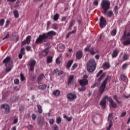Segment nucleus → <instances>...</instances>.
<instances>
[{"label":"nucleus","instance_id":"nucleus-1","mask_svg":"<svg viewBox=\"0 0 130 130\" xmlns=\"http://www.w3.org/2000/svg\"><path fill=\"white\" fill-rule=\"evenodd\" d=\"M56 32L53 30H51L48 32L44 33L40 35L39 37L36 40V44H41V43H45L47 42L49 39H52L54 36H55Z\"/></svg>","mask_w":130,"mask_h":130},{"label":"nucleus","instance_id":"nucleus-2","mask_svg":"<svg viewBox=\"0 0 130 130\" xmlns=\"http://www.w3.org/2000/svg\"><path fill=\"white\" fill-rule=\"evenodd\" d=\"M3 63H5L6 69L5 71L6 73H9L12 71V69L14 67L13 66V62L11 61V57L8 56L3 61Z\"/></svg>","mask_w":130,"mask_h":130},{"label":"nucleus","instance_id":"nucleus-3","mask_svg":"<svg viewBox=\"0 0 130 130\" xmlns=\"http://www.w3.org/2000/svg\"><path fill=\"white\" fill-rule=\"evenodd\" d=\"M96 69V62L94 59L89 60L87 63V71L89 73H93Z\"/></svg>","mask_w":130,"mask_h":130},{"label":"nucleus","instance_id":"nucleus-4","mask_svg":"<svg viewBox=\"0 0 130 130\" xmlns=\"http://www.w3.org/2000/svg\"><path fill=\"white\" fill-rule=\"evenodd\" d=\"M101 6L103 10L102 11V12L104 15H106V14H107V11H108L110 8V2L107 0H103Z\"/></svg>","mask_w":130,"mask_h":130},{"label":"nucleus","instance_id":"nucleus-5","mask_svg":"<svg viewBox=\"0 0 130 130\" xmlns=\"http://www.w3.org/2000/svg\"><path fill=\"white\" fill-rule=\"evenodd\" d=\"M109 79H110V76H108L103 81L100 87V95H102L105 92V88H106V85L107 84V81H109Z\"/></svg>","mask_w":130,"mask_h":130},{"label":"nucleus","instance_id":"nucleus-6","mask_svg":"<svg viewBox=\"0 0 130 130\" xmlns=\"http://www.w3.org/2000/svg\"><path fill=\"white\" fill-rule=\"evenodd\" d=\"M109 97L108 95H106L103 97V99L101 101L100 103V105L102 106V109H105L106 108V99L109 101Z\"/></svg>","mask_w":130,"mask_h":130},{"label":"nucleus","instance_id":"nucleus-7","mask_svg":"<svg viewBox=\"0 0 130 130\" xmlns=\"http://www.w3.org/2000/svg\"><path fill=\"white\" fill-rule=\"evenodd\" d=\"M112 119H113V114H109L108 118V121L109 122V126L107 128L106 130H110V128L113 125V123L112 122Z\"/></svg>","mask_w":130,"mask_h":130},{"label":"nucleus","instance_id":"nucleus-8","mask_svg":"<svg viewBox=\"0 0 130 130\" xmlns=\"http://www.w3.org/2000/svg\"><path fill=\"white\" fill-rule=\"evenodd\" d=\"M88 75H85L83 77V79L80 80L79 83L81 86H86L88 85Z\"/></svg>","mask_w":130,"mask_h":130},{"label":"nucleus","instance_id":"nucleus-9","mask_svg":"<svg viewBox=\"0 0 130 130\" xmlns=\"http://www.w3.org/2000/svg\"><path fill=\"white\" fill-rule=\"evenodd\" d=\"M106 26V20L102 16L100 18V27L101 28V29H103V28H104Z\"/></svg>","mask_w":130,"mask_h":130},{"label":"nucleus","instance_id":"nucleus-10","mask_svg":"<svg viewBox=\"0 0 130 130\" xmlns=\"http://www.w3.org/2000/svg\"><path fill=\"white\" fill-rule=\"evenodd\" d=\"M67 98L69 101H74L77 98V94L75 93H69L67 95Z\"/></svg>","mask_w":130,"mask_h":130},{"label":"nucleus","instance_id":"nucleus-11","mask_svg":"<svg viewBox=\"0 0 130 130\" xmlns=\"http://www.w3.org/2000/svg\"><path fill=\"white\" fill-rule=\"evenodd\" d=\"M1 108H4V109H5V113L6 114H8V113H10V106L9 105L7 104H3L1 106Z\"/></svg>","mask_w":130,"mask_h":130},{"label":"nucleus","instance_id":"nucleus-12","mask_svg":"<svg viewBox=\"0 0 130 130\" xmlns=\"http://www.w3.org/2000/svg\"><path fill=\"white\" fill-rule=\"evenodd\" d=\"M109 102H110V107H112V108H116L117 107V105L110 96L109 98Z\"/></svg>","mask_w":130,"mask_h":130},{"label":"nucleus","instance_id":"nucleus-13","mask_svg":"<svg viewBox=\"0 0 130 130\" xmlns=\"http://www.w3.org/2000/svg\"><path fill=\"white\" fill-rule=\"evenodd\" d=\"M30 66V70L34 71V66L36 64V61L35 60H30L29 63Z\"/></svg>","mask_w":130,"mask_h":130},{"label":"nucleus","instance_id":"nucleus-14","mask_svg":"<svg viewBox=\"0 0 130 130\" xmlns=\"http://www.w3.org/2000/svg\"><path fill=\"white\" fill-rule=\"evenodd\" d=\"M30 42H31V36H28L26 37L25 40H24L22 42V45H25L26 43H27V44H29Z\"/></svg>","mask_w":130,"mask_h":130},{"label":"nucleus","instance_id":"nucleus-15","mask_svg":"<svg viewBox=\"0 0 130 130\" xmlns=\"http://www.w3.org/2000/svg\"><path fill=\"white\" fill-rule=\"evenodd\" d=\"M82 56H83V52H82V51L79 50L77 52L76 54V57L77 58V59H81Z\"/></svg>","mask_w":130,"mask_h":130},{"label":"nucleus","instance_id":"nucleus-16","mask_svg":"<svg viewBox=\"0 0 130 130\" xmlns=\"http://www.w3.org/2000/svg\"><path fill=\"white\" fill-rule=\"evenodd\" d=\"M48 52H49V48H47L42 51V55L46 56L48 54Z\"/></svg>","mask_w":130,"mask_h":130},{"label":"nucleus","instance_id":"nucleus-17","mask_svg":"<svg viewBox=\"0 0 130 130\" xmlns=\"http://www.w3.org/2000/svg\"><path fill=\"white\" fill-rule=\"evenodd\" d=\"M105 76H106V73H103L100 77L98 78V81L99 83H101V81H102V80H103L104 79V78H105Z\"/></svg>","mask_w":130,"mask_h":130},{"label":"nucleus","instance_id":"nucleus-18","mask_svg":"<svg viewBox=\"0 0 130 130\" xmlns=\"http://www.w3.org/2000/svg\"><path fill=\"white\" fill-rule=\"evenodd\" d=\"M54 74H57L59 76H60V75H62V73H63L62 71L59 70L58 69H55L53 71Z\"/></svg>","mask_w":130,"mask_h":130},{"label":"nucleus","instance_id":"nucleus-19","mask_svg":"<svg viewBox=\"0 0 130 130\" xmlns=\"http://www.w3.org/2000/svg\"><path fill=\"white\" fill-rule=\"evenodd\" d=\"M118 54V51H117V50L114 49L113 51L112 56L113 58H114V57H116L117 56Z\"/></svg>","mask_w":130,"mask_h":130},{"label":"nucleus","instance_id":"nucleus-20","mask_svg":"<svg viewBox=\"0 0 130 130\" xmlns=\"http://www.w3.org/2000/svg\"><path fill=\"white\" fill-rule=\"evenodd\" d=\"M19 100V97L18 96H13L10 99V101L12 103L14 102H16Z\"/></svg>","mask_w":130,"mask_h":130},{"label":"nucleus","instance_id":"nucleus-21","mask_svg":"<svg viewBox=\"0 0 130 130\" xmlns=\"http://www.w3.org/2000/svg\"><path fill=\"white\" fill-rule=\"evenodd\" d=\"M52 58H53L52 56H48L47 57V63H51V62H52Z\"/></svg>","mask_w":130,"mask_h":130},{"label":"nucleus","instance_id":"nucleus-22","mask_svg":"<svg viewBox=\"0 0 130 130\" xmlns=\"http://www.w3.org/2000/svg\"><path fill=\"white\" fill-rule=\"evenodd\" d=\"M73 62L74 61L73 60H70L68 61L67 64L66 66L67 69H70V67H72V64H73Z\"/></svg>","mask_w":130,"mask_h":130},{"label":"nucleus","instance_id":"nucleus-23","mask_svg":"<svg viewBox=\"0 0 130 130\" xmlns=\"http://www.w3.org/2000/svg\"><path fill=\"white\" fill-rule=\"evenodd\" d=\"M107 16L109 17V18H111V17L113 15V12L112 11L110 10L108 12H107Z\"/></svg>","mask_w":130,"mask_h":130},{"label":"nucleus","instance_id":"nucleus-24","mask_svg":"<svg viewBox=\"0 0 130 130\" xmlns=\"http://www.w3.org/2000/svg\"><path fill=\"white\" fill-rule=\"evenodd\" d=\"M59 94H60V91L59 90H56L53 91V94L54 96H59Z\"/></svg>","mask_w":130,"mask_h":130},{"label":"nucleus","instance_id":"nucleus-25","mask_svg":"<svg viewBox=\"0 0 130 130\" xmlns=\"http://www.w3.org/2000/svg\"><path fill=\"white\" fill-rule=\"evenodd\" d=\"M38 111L39 113H42V107L40 105H38L37 106Z\"/></svg>","mask_w":130,"mask_h":130},{"label":"nucleus","instance_id":"nucleus-26","mask_svg":"<svg viewBox=\"0 0 130 130\" xmlns=\"http://www.w3.org/2000/svg\"><path fill=\"white\" fill-rule=\"evenodd\" d=\"M103 67H104V68H106V69H109L110 68V64L108 62H105L103 63Z\"/></svg>","mask_w":130,"mask_h":130},{"label":"nucleus","instance_id":"nucleus-27","mask_svg":"<svg viewBox=\"0 0 130 130\" xmlns=\"http://www.w3.org/2000/svg\"><path fill=\"white\" fill-rule=\"evenodd\" d=\"M40 125H43L44 124V117H41L40 120L39 122Z\"/></svg>","mask_w":130,"mask_h":130},{"label":"nucleus","instance_id":"nucleus-28","mask_svg":"<svg viewBox=\"0 0 130 130\" xmlns=\"http://www.w3.org/2000/svg\"><path fill=\"white\" fill-rule=\"evenodd\" d=\"M74 79V76L72 75L68 79V85H70L72 83V82L73 81V79Z\"/></svg>","mask_w":130,"mask_h":130},{"label":"nucleus","instance_id":"nucleus-29","mask_svg":"<svg viewBox=\"0 0 130 130\" xmlns=\"http://www.w3.org/2000/svg\"><path fill=\"white\" fill-rule=\"evenodd\" d=\"M124 45H128L130 44V38H128L127 40L123 42Z\"/></svg>","mask_w":130,"mask_h":130},{"label":"nucleus","instance_id":"nucleus-30","mask_svg":"<svg viewBox=\"0 0 130 130\" xmlns=\"http://www.w3.org/2000/svg\"><path fill=\"white\" fill-rule=\"evenodd\" d=\"M13 14L15 18H18L19 17V12L17 10H14Z\"/></svg>","mask_w":130,"mask_h":130},{"label":"nucleus","instance_id":"nucleus-31","mask_svg":"<svg viewBox=\"0 0 130 130\" xmlns=\"http://www.w3.org/2000/svg\"><path fill=\"white\" fill-rule=\"evenodd\" d=\"M128 59V55L127 54H124L122 56V60H127Z\"/></svg>","mask_w":130,"mask_h":130},{"label":"nucleus","instance_id":"nucleus-32","mask_svg":"<svg viewBox=\"0 0 130 130\" xmlns=\"http://www.w3.org/2000/svg\"><path fill=\"white\" fill-rule=\"evenodd\" d=\"M39 89L40 90H45V89H46V85H39Z\"/></svg>","mask_w":130,"mask_h":130},{"label":"nucleus","instance_id":"nucleus-33","mask_svg":"<svg viewBox=\"0 0 130 130\" xmlns=\"http://www.w3.org/2000/svg\"><path fill=\"white\" fill-rule=\"evenodd\" d=\"M63 118L67 119L68 121H71V120H72V117H69L68 116H67V115H63Z\"/></svg>","mask_w":130,"mask_h":130},{"label":"nucleus","instance_id":"nucleus-34","mask_svg":"<svg viewBox=\"0 0 130 130\" xmlns=\"http://www.w3.org/2000/svg\"><path fill=\"white\" fill-rule=\"evenodd\" d=\"M74 33H76V30H72V31L68 32L67 35V37H66L67 38H69V37H70V35L71 34H74Z\"/></svg>","mask_w":130,"mask_h":130},{"label":"nucleus","instance_id":"nucleus-35","mask_svg":"<svg viewBox=\"0 0 130 130\" xmlns=\"http://www.w3.org/2000/svg\"><path fill=\"white\" fill-rule=\"evenodd\" d=\"M14 36H16V37L15 38V40L16 42H17L19 40V39H20V38L19 37V36H18V34L16 32L13 34V37H14Z\"/></svg>","mask_w":130,"mask_h":130},{"label":"nucleus","instance_id":"nucleus-36","mask_svg":"<svg viewBox=\"0 0 130 130\" xmlns=\"http://www.w3.org/2000/svg\"><path fill=\"white\" fill-rule=\"evenodd\" d=\"M43 78H44V75L41 74L38 77V81L40 82V81H42V80H43Z\"/></svg>","mask_w":130,"mask_h":130},{"label":"nucleus","instance_id":"nucleus-37","mask_svg":"<svg viewBox=\"0 0 130 130\" xmlns=\"http://www.w3.org/2000/svg\"><path fill=\"white\" fill-rule=\"evenodd\" d=\"M58 17H59V15L58 14L56 13L53 17L54 21H57L58 20Z\"/></svg>","mask_w":130,"mask_h":130},{"label":"nucleus","instance_id":"nucleus-38","mask_svg":"<svg viewBox=\"0 0 130 130\" xmlns=\"http://www.w3.org/2000/svg\"><path fill=\"white\" fill-rule=\"evenodd\" d=\"M61 122V118L60 117H58L56 118V123L59 124Z\"/></svg>","mask_w":130,"mask_h":130},{"label":"nucleus","instance_id":"nucleus-39","mask_svg":"<svg viewBox=\"0 0 130 130\" xmlns=\"http://www.w3.org/2000/svg\"><path fill=\"white\" fill-rule=\"evenodd\" d=\"M114 99L117 102V103H118V104H120V103H121V102L118 101V98H117V95H114Z\"/></svg>","mask_w":130,"mask_h":130},{"label":"nucleus","instance_id":"nucleus-40","mask_svg":"<svg viewBox=\"0 0 130 130\" xmlns=\"http://www.w3.org/2000/svg\"><path fill=\"white\" fill-rule=\"evenodd\" d=\"M111 35L112 36H115L116 35V29H114L111 31Z\"/></svg>","mask_w":130,"mask_h":130},{"label":"nucleus","instance_id":"nucleus-41","mask_svg":"<svg viewBox=\"0 0 130 130\" xmlns=\"http://www.w3.org/2000/svg\"><path fill=\"white\" fill-rule=\"evenodd\" d=\"M52 130H58V126L57 125H53L52 127Z\"/></svg>","mask_w":130,"mask_h":130},{"label":"nucleus","instance_id":"nucleus-42","mask_svg":"<svg viewBox=\"0 0 130 130\" xmlns=\"http://www.w3.org/2000/svg\"><path fill=\"white\" fill-rule=\"evenodd\" d=\"M57 27H58V26L56 24H54L52 25V28L54 30H56L57 29Z\"/></svg>","mask_w":130,"mask_h":130},{"label":"nucleus","instance_id":"nucleus-43","mask_svg":"<svg viewBox=\"0 0 130 130\" xmlns=\"http://www.w3.org/2000/svg\"><path fill=\"white\" fill-rule=\"evenodd\" d=\"M31 118L32 120H36V119L37 118V116L35 114H32L31 115Z\"/></svg>","mask_w":130,"mask_h":130},{"label":"nucleus","instance_id":"nucleus-44","mask_svg":"<svg viewBox=\"0 0 130 130\" xmlns=\"http://www.w3.org/2000/svg\"><path fill=\"white\" fill-rule=\"evenodd\" d=\"M78 90L79 91H85L86 90V87L85 86H82L81 88H78Z\"/></svg>","mask_w":130,"mask_h":130},{"label":"nucleus","instance_id":"nucleus-45","mask_svg":"<svg viewBox=\"0 0 130 130\" xmlns=\"http://www.w3.org/2000/svg\"><path fill=\"white\" fill-rule=\"evenodd\" d=\"M120 78L122 81H124L126 79V76H124V75H121Z\"/></svg>","mask_w":130,"mask_h":130},{"label":"nucleus","instance_id":"nucleus-46","mask_svg":"<svg viewBox=\"0 0 130 130\" xmlns=\"http://www.w3.org/2000/svg\"><path fill=\"white\" fill-rule=\"evenodd\" d=\"M118 8L117 7V6H116L114 8V12L116 15H117L118 11Z\"/></svg>","mask_w":130,"mask_h":130},{"label":"nucleus","instance_id":"nucleus-47","mask_svg":"<svg viewBox=\"0 0 130 130\" xmlns=\"http://www.w3.org/2000/svg\"><path fill=\"white\" fill-rule=\"evenodd\" d=\"M5 24V19H2L0 20V26H3Z\"/></svg>","mask_w":130,"mask_h":130},{"label":"nucleus","instance_id":"nucleus-48","mask_svg":"<svg viewBox=\"0 0 130 130\" xmlns=\"http://www.w3.org/2000/svg\"><path fill=\"white\" fill-rule=\"evenodd\" d=\"M20 80L21 81H24L25 80V77H24L23 74H20Z\"/></svg>","mask_w":130,"mask_h":130},{"label":"nucleus","instance_id":"nucleus-49","mask_svg":"<svg viewBox=\"0 0 130 130\" xmlns=\"http://www.w3.org/2000/svg\"><path fill=\"white\" fill-rule=\"evenodd\" d=\"M56 63H57V64H59V63H60V60L59 59V57H57L56 59Z\"/></svg>","mask_w":130,"mask_h":130},{"label":"nucleus","instance_id":"nucleus-50","mask_svg":"<svg viewBox=\"0 0 130 130\" xmlns=\"http://www.w3.org/2000/svg\"><path fill=\"white\" fill-rule=\"evenodd\" d=\"M90 46H91V44L89 45V46H87L85 48V51H89L90 52Z\"/></svg>","mask_w":130,"mask_h":130},{"label":"nucleus","instance_id":"nucleus-51","mask_svg":"<svg viewBox=\"0 0 130 130\" xmlns=\"http://www.w3.org/2000/svg\"><path fill=\"white\" fill-rule=\"evenodd\" d=\"M20 54H25V49L24 48H21L20 50Z\"/></svg>","mask_w":130,"mask_h":130},{"label":"nucleus","instance_id":"nucleus-52","mask_svg":"<svg viewBox=\"0 0 130 130\" xmlns=\"http://www.w3.org/2000/svg\"><path fill=\"white\" fill-rule=\"evenodd\" d=\"M14 83L15 84H16V85H19L20 81H19V79H16L14 80Z\"/></svg>","mask_w":130,"mask_h":130},{"label":"nucleus","instance_id":"nucleus-53","mask_svg":"<svg viewBox=\"0 0 130 130\" xmlns=\"http://www.w3.org/2000/svg\"><path fill=\"white\" fill-rule=\"evenodd\" d=\"M102 73H103V70L100 71L96 75V77L98 78V77H99V76H100Z\"/></svg>","mask_w":130,"mask_h":130},{"label":"nucleus","instance_id":"nucleus-54","mask_svg":"<svg viewBox=\"0 0 130 130\" xmlns=\"http://www.w3.org/2000/svg\"><path fill=\"white\" fill-rule=\"evenodd\" d=\"M126 115V112H123L121 114L120 117H123Z\"/></svg>","mask_w":130,"mask_h":130},{"label":"nucleus","instance_id":"nucleus-55","mask_svg":"<svg viewBox=\"0 0 130 130\" xmlns=\"http://www.w3.org/2000/svg\"><path fill=\"white\" fill-rule=\"evenodd\" d=\"M74 24H75V21H72L69 25L70 28H72L73 26H74Z\"/></svg>","mask_w":130,"mask_h":130},{"label":"nucleus","instance_id":"nucleus-56","mask_svg":"<svg viewBox=\"0 0 130 130\" xmlns=\"http://www.w3.org/2000/svg\"><path fill=\"white\" fill-rule=\"evenodd\" d=\"M99 4V2L98 0H94L93 2V5H94L95 6H98Z\"/></svg>","mask_w":130,"mask_h":130},{"label":"nucleus","instance_id":"nucleus-57","mask_svg":"<svg viewBox=\"0 0 130 130\" xmlns=\"http://www.w3.org/2000/svg\"><path fill=\"white\" fill-rule=\"evenodd\" d=\"M10 37V34H8L6 36L3 38V40H5V39H8Z\"/></svg>","mask_w":130,"mask_h":130},{"label":"nucleus","instance_id":"nucleus-58","mask_svg":"<svg viewBox=\"0 0 130 130\" xmlns=\"http://www.w3.org/2000/svg\"><path fill=\"white\" fill-rule=\"evenodd\" d=\"M54 123V120L53 119H51L49 120L50 124H53Z\"/></svg>","mask_w":130,"mask_h":130},{"label":"nucleus","instance_id":"nucleus-59","mask_svg":"<svg viewBox=\"0 0 130 130\" xmlns=\"http://www.w3.org/2000/svg\"><path fill=\"white\" fill-rule=\"evenodd\" d=\"M77 65L76 63L74 64L71 70L72 71H74V70H75V69H76V68H77Z\"/></svg>","mask_w":130,"mask_h":130},{"label":"nucleus","instance_id":"nucleus-60","mask_svg":"<svg viewBox=\"0 0 130 130\" xmlns=\"http://www.w3.org/2000/svg\"><path fill=\"white\" fill-rule=\"evenodd\" d=\"M127 67V64L126 63H124L123 64L122 69L123 70H125Z\"/></svg>","mask_w":130,"mask_h":130},{"label":"nucleus","instance_id":"nucleus-61","mask_svg":"<svg viewBox=\"0 0 130 130\" xmlns=\"http://www.w3.org/2000/svg\"><path fill=\"white\" fill-rule=\"evenodd\" d=\"M89 52H90L91 54H92V55H94V54H95V51H94V50H90Z\"/></svg>","mask_w":130,"mask_h":130},{"label":"nucleus","instance_id":"nucleus-62","mask_svg":"<svg viewBox=\"0 0 130 130\" xmlns=\"http://www.w3.org/2000/svg\"><path fill=\"white\" fill-rule=\"evenodd\" d=\"M26 49L27 50V51H29V50H31V47L27 46L26 47Z\"/></svg>","mask_w":130,"mask_h":130},{"label":"nucleus","instance_id":"nucleus-63","mask_svg":"<svg viewBox=\"0 0 130 130\" xmlns=\"http://www.w3.org/2000/svg\"><path fill=\"white\" fill-rule=\"evenodd\" d=\"M59 47L60 49L63 50V49L64 48V45H60Z\"/></svg>","mask_w":130,"mask_h":130},{"label":"nucleus","instance_id":"nucleus-64","mask_svg":"<svg viewBox=\"0 0 130 130\" xmlns=\"http://www.w3.org/2000/svg\"><path fill=\"white\" fill-rule=\"evenodd\" d=\"M97 83H94L93 85L91 86V88H95L97 86Z\"/></svg>","mask_w":130,"mask_h":130}]
</instances>
